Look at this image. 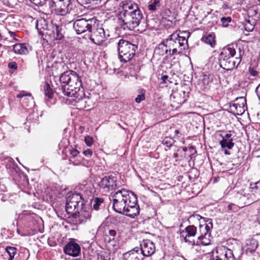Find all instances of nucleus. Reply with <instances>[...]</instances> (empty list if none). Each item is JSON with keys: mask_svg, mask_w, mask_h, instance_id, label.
Returning a JSON list of instances; mask_svg holds the SVG:
<instances>
[{"mask_svg": "<svg viewBox=\"0 0 260 260\" xmlns=\"http://www.w3.org/2000/svg\"><path fill=\"white\" fill-rule=\"evenodd\" d=\"M59 81L61 90L64 95L81 98L83 88L81 78L76 72L71 70L64 72L61 74Z\"/></svg>", "mask_w": 260, "mask_h": 260, "instance_id": "nucleus-1", "label": "nucleus"}, {"mask_svg": "<svg viewBox=\"0 0 260 260\" xmlns=\"http://www.w3.org/2000/svg\"><path fill=\"white\" fill-rule=\"evenodd\" d=\"M118 17L117 23L124 30H136L142 32L146 29L147 25L141 10Z\"/></svg>", "mask_w": 260, "mask_h": 260, "instance_id": "nucleus-2", "label": "nucleus"}, {"mask_svg": "<svg viewBox=\"0 0 260 260\" xmlns=\"http://www.w3.org/2000/svg\"><path fill=\"white\" fill-rule=\"evenodd\" d=\"M166 42L170 50V55L182 53L187 44L185 37L180 36L177 32L172 34Z\"/></svg>", "mask_w": 260, "mask_h": 260, "instance_id": "nucleus-3", "label": "nucleus"}, {"mask_svg": "<svg viewBox=\"0 0 260 260\" xmlns=\"http://www.w3.org/2000/svg\"><path fill=\"white\" fill-rule=\"evenodd\" d=\"M138 47L131 42L121 39L118 44V56L120 61L126 63L135 55Z\"/></svg>", "mask_w": 260, "mask_h": 260, "instance_id": "nucleus-4", "label": "nucleus"}, {"mask_svg": "<svg viewBox=\"0 0 260 260\" xmlns=\"http://www.w3.org/2000/svg\"><path fill=\"white\" fill-rule=\"evenodd\" d=\"M89 39L95 44L100 45L105 40V30L96 19H95V22H93L92 27L89 29Z\"/></svg>", "mask_w": 260, "mask_h": 260, "instance_id": "nucleus-5", "label": "nucleus"}, {"mask_svg": "<svg viewBox=\"0 0 260 260\" xmlns=\"http://www.w3.org/2000/svg\"><path fill=\"white\" fill-rule=\"evenodd\" d=\"M95 18H81L74 21L73 23V27L76 32L78 34H80L89 31V29L93 22H95Z\"/></svg>", "mask_w": 260, "mask_h": 260, "instance_id": "nucleus-6", "label": "nucleus"}, {"mask_svg": "<svg viewBox=\"0 0 260 260\" xmlns=\"http://www.w3.org/2000/svg\"><path fill=\"white\" fill-rule=\"evenodd\" d=\"M211 260H235V257L232 250L225 246H220L212 251Z\"/></svg>", "mask_w": 260, "mask_h": 260, "instance_id": "nucleus-7", "label": "nucleus"}, {"mask_svg": "<svg viewBox=\"0 0 260 260\" xmlns=\"http://www.w3.org/2000/svg\"><path fill=\"white\" fill-rule=\"evenodd\" d=\"M82 196H68L66 199V210L68 214L73 215L79 207L80 200Z\"/></svg>", "mask_w": 260, "mask_h": 260, "instance_id": "nucleus-8", "label": "nucleus"}, {"mask_svg": "<svg viewBox=\"0 0 260 260\" xmlns=\"http://www.w3.org/2000/svg\"><path fill=\"white\" fill-rule=\"evenodd\" d=\"M130 199L133 201V202L131 203V200L129 201L128 204L123 214L134 218L139 214V207L137 205V196H132Z\"/></svg>", "mask_w": 260, "mask_h": 260, "instance_id": "nucleus-9", "label": "nucleus"}, {"mask_svg": "<svg viewBox=\"0 0 260 260\" xmlns=\"http://www.w3.org/2000/svg\"><path fill=\"white\" fill-rule=\"evenodd\" d=\"M155 250V246L153 242L150 240H143L141 244L139 251L142 253L143 257L152 255Z\"/></svg>", "mask_w": 260, "mask_h": 260, "instance_id": "nucleus-10", "label": "nucleus"}, {"mask_svg": "<svg viewBox=\"0 0 260 260\" xmlns=\"http://www.w3.org/2000/svg\"><path fill=\"white\" fill-rule=\"evenodd\" d=\"M236 47L239 50V54L238 56L235 58V60L231 58L229 60H226L220 63V66H223L222 68L226 70H231L234 68L237 67L241 62L242 60V54H243L244 52L240 48H238L237 46H236Z\"/></svg>", "mask_w": 260, "mask_h": 260, "instance_id": "nucleus-11", "label": "nucleus"}, {"mask_svg": "<svg viewBox=\"0 0 260 260\" xmlns=\"http://www.w3.org/2000/svg\"><path fill=\"white\" fill-rule=\"evenodd\" d=\"M37 215L30 211H24L18 215V220L23 222L24 226L28 229L34 224Z\"/></svg>", "mask_w": 260, "mask_h": 260, "instance_id": "nucleus-12", "label": "nucleus"}, {"mask_svg": "<svg viewBox=\"0 0 260 260\" xmlns=\"http://www.w3.org/2000/svg\"><path fill=\"white\" fill-rule=\"evenodd\" d=\"M122 197V198L113 200V208L116 212L123 214L128 203H127V196Z\"/></svg>", "mask_w": 260, "mask_h": 260, "instance_id": "nucleus-13", "label": "nucleus"}, {"mask_svg": "<svg viewBox=\"0 0 260 260\" xmlns=\"http://www.w3.org/2000/svg\"><path fill=\"white\" fill-rule=\"evenodd\" d=\"M63 251L68 255L77 256L80 252V246L72 239L64 247Z\"/></svg>", "mask_w": 260, "mask_h": 260, "instance_id": "nucleus-14", "label": "nucleus"}, {"mask_svg": "<svg viewBox=\"0 0 260 260\" xmlns=\"http://www.w3.org/2000/svg\"><path fill=\"white\" fill-rule=\"evenodd\" d=\"M76 103L78 104L77 106H79L81 109L91 108L93 107L94 103L91 98L88 96H85L82 90V94L81 98H75Z\"/></svg>", "mask_w": 260, "mask_h": 260, "instance_id": "nucleus-15", "label": "nucleus"}, {"mask_svg": "<svg viewBox=\"0 0 260 260\" xmlns=\"http://www.w3.org/2000/svg\"><path fill=\"white\" fill-rule=\"evenodd\" d=\"M116 178L113 176H107L104 177L100 182V185L106 191L115 189L116 186Z\"/></svg>", "mask_w": 260, "mask_h": 260, "instance_id": "nucleus-16", "label": "nucleus"}, {"mask_svg": "<svg viewBox=\"0 0 260 260\" xmlns=\"http://www.w3.org/2000/svg\"><path fill=\"white\" fill-rule=\"evenodd\" d=\"M73 216L76 222L78 223H82L86 222L90 218L91 214L89 211L86 210L82 207L80 211L77 210L75 213H73Z\"/></svg>", "mask_w": 260, "mask_h": 260, "instance_id": "nucleus-17", "label": "nucleus"}, {"mask_svg": "<svg viewBox=\"0 0 260 260\" xmlns=\"http://www.w3.org/2000/svg\"><path fill=\"white\" fill-rule=\"evenodd\" d=\"M236 54V49L232 45H228L222 49L219 56V62L221 63L229 60Z\"/></svg>", "mask_w": 260, "mask_h": 260, "instance_id": "nucleus-18", "label": "nucleus"}, {"mask_svg": "<svg viewBox=\"0 0 260 260\" xmlns=\"http://www.w3.org/2000/svg\"><path fill=\"white\" fill-rule=\"evenodd\" d=\"M138 10H140L138 5L134 2L130 1L123 5V10L120 12L118 17L127 15V13L132 14Z\"/></svg>", "mask_w": 260, "mask_h": 260, "instance_id": "nucleus-19", "label": "nucleus"}, {"mask_svg": "<svg viewBox=\"0 0 260 260\" xmlns=\"http://www.w3.org/2000/svg\"><path fill=\"white\" fill-rule=\"evenodd\" d=\"M124 260H143L142 253L139 251V247H135L123 254Z\"/></svg>", "mask_w": 260, "mask_h": 260, "instance_id": "nucleus-20", "label": "nucleus"}, {"mask_svg": "<svg viewBox=\"0 0 260 260\" xmlns=\"http://www.w3.org/2000/svg\"><path fill=\"white\" fill-rule=\"evenodd\" d=\"M50 27L51 29H48L46 34L49 35L54 40H61L63 37V35L61 33V28L59 26L53 24H51Z\"/></svg>", "mask_w": 260, "mask_h": 260, "instance_id": "nucleus-21", "label": "nucleus"}, {"mask_svg": "<svg viewBox=\"0 0 260 260\" xmlns=\"http://www.w3.org/2000/svg\"><path fill=\"white\" fill-rule=\"evenodd\" d=\"M64 0H60L57 6L55 14L58 15L64 16L67 13H71L72 9V5L68 4L66 6L63 3Z\"/></svg>", "mask_w": 260, "mask_h": 260, "instance_id": "nucleus-22", "label": "nucleus"}, {"mask_svg": "<svg viewBox=\"0 0 260 260\" xmlns=\"http://www.w3.org/2000/svg\"><path fill=\"white\" fill-rule=\"evenodd\" d=\"M197 233V228L194 225L187 226L184 231L180 233V237L185 242H189V238L194 237Z\"/></svg>", "mask_w": 260, "mask_h": 260, "instance_id": "nucleus-23", "label": "nucleus"}, {"mask_svg": "<svg viewBox=\"0 0 260 260\" xmlns=\"http://www.w3.org/2000/svg\"><path fill=\"white\" fill-rule=\"evenodd\" d=\"M220 136L222 137V140L219 142V144L221 148H227L229 149H232L234 146V143L233 142V139L231 138L232 134L228 133L224 136L221 134Z\"/></svg>", "mask_w": 260, "mask_h": 260, "instance_id": "nucleus-24", "label": "nucleus"}, {"mask_svg": "<svg viewBox=\"0 0 260 260\" xmlns=\"http://www.w3.org/2000/svg\"><path fill=\"white\" fill-rule=\"evenodd\" d=\"M213 228V223L211 220L209 219L205 225H200V231L201 235L199 237H206V236L211 235V230Z\"/></svg>", "mask_w": 260, "mask_h": 260, "instance_id": "nucleus-25", "label": "nucleus"}, {"mask_svg": "<svg viewBox=\"0 0 260 260\" xmlns=\"http://www.w3.org/2000/svg\"><path fill=\"white\" fill-rule=\"evenodd\" d=\"M258 246L257 240L255 239L251 238L248 239L246 242V252L252 253L255 251Z\"/></svg>", "mask_w": 260, "mask_h": 260, "instance_id": "nucleus-26", "label": "nucleus"}, {"mask_svg": "<svg viewBox=\"0 0 260 260\" xmlns=\"http://www.w3.org/2000/svg\"><path fill=\"white\" fill-rule=\"evenodd\" d=\"M13 50L16 54L22 55L26 54L28 51L25 44H16L13 46Z\"/></svg>", "mask_w": 260, "mask_h": 260, "instance_id": "nucleus-27", "label": "nucleus"}, {"mask_svg": "<svg viewBox=\"0 0 260 260\" xmlns=\"http://www.w3.org/2000/svg\"><path fill=\"white\" fill-rule=\"evenodd\" d=\"M156 51H157L158 53L160 55L168 54V52H169V55H170V50L167 45L166 41L163 43L159 44L156 48Z\"/></svg>", "mask_w": 260, "mask_h": 260, "instance_id": "nucleus-28", "label": "nucleus"}, {"mask_svg": "<svg viewBox=\"0 0 260 260\" xmlns=\"http://www.w3.org/2000/svg\"><path fill=\"white\" fill-rule=\"evenodd\" d=\"M36 27L39 33H41L43 30L48 29V25L44 19H41L36 21Z\"/></svg>", "mask_w": 260, "mask_h": 260, "instance_id": "nucleus-29", "label": "nucleus"}, {"mask_svg": "<svg viewBox=\"0 0 260 260\" xmlns=\"http://www.w3.org/2000/svg\"><path fill=\"white\" fill-rule=\"evenodd\" d=\"M215 35L208 34L202 38V40L206 44H209L212 47H214L216 44Z\"/></svg>", "mask_w": 260, "mask_h": 260, "instance_id": "nucleus-30", "label": "nucleus"}, {"mask_svg": "<svg viewBox=\"0 0 260 260\" xmlns=\"http://www.w3.org/2000/svg\"><path fill=\"white\" fill-rule=\"evenodd\" d=\"M210 236L211 235L206 236V237H199L197 244H202L204 246L208 245L210 244Z\"/></svg>", "mask_w": 260, "mask_h": 260, "instance_id": "nucleus-31", "label": "nucleus"}, {"mask_svg": "<svg viewBox=\"0 0 260 260\" xmlns=\"http://www.w3.org/2000/svg\"><path fill=\"white\" fill-rule=\"evenodd\" d=\"M231 109L237 115H241L245 111L243 106L242 107L238 104H233L231 106Z\"/></svg>", "mask_w": 260, "mask_h": 260, "instance_id": "nucleus-32", "label": "nucleus"}, {"mask_svg": "<svg viewBox=\"0 0 260 260\" xmlns=\"http://www.w3.org/2000/svg\"><path fill=\"white\" fill-rule=\"evenodd\" d=\"M171 148L173 151V156L174 158L177 160L179 157H182V154L181 151V147H179L174 144Z\"/></svg>", "mask_w": 260, "mask_h": 260, "instance_id": "nucleus-33", "label": "nucleus"}, {"mask_svg": "<svg viewBox=\"0 0 260 260\" xmlns=\"http://www.w3.org/2000/svg\"><path fill=\"white\" fill-rule=\"evenodd\" d=\"M44 93L46 97H48L49 99H52L53 96V92L49 84L48 83H46L44 86Z\"/></svg>", "mask_w": 260, "mask_h": 260, "instance_id": "nucleus-34", "label": "nucleus"}, {"mask_svg": "<svg viewBox=\"0 0 260 260\" xmlns=\"http://www.w3.org/2000/svg\"><path fill=\"white\" fill-rule=\"evenodd\" d=\"M17 248L14 247L8 246L6 248V251L9 255L8 260H13L17 252Z\"/></svg>", "mask_w": 260, "mask_h": 260, "instance_id": "nucleus-35", "label": "nucleus"}, {"mask_svg": "<svg viewBox=\"0 0 260 260\" xmlns=\"http://www.w3.org/2000/svg\"><path fill=\"white\" fill-rule=\"evenodd\" d=\"M250 189L252 194L260 193V180L257 182L250 184Z\"/></svg>", "mask_w": 260, "mask_h": 260, "instance_id": "nucleus-36", "label": "nucleus"}, {"mask_svg": "<svg viewBox=\"0 0 260 260\" xmlns=\"http://www.w3.org/2000/svg\"><path fill=\"white\" fill-rule=\"evenodd\" d=\"M175 141L172 137H165L162 141V144L168 148L172 147Z\"/></svg>", "mask_w": 260, "mask_h": 260, "instance_id": "nucleus-37", "label": "nucleus"}, {"mask_svg": "<svg viewBox=\"0 0 260 260\" xmlns=\"http://www.w3.org/2000/svg\"><path fill=\"white\" fill-rule=\"evenodd\" d=\"M213 75H205L202 79V82L205 86H207L211 83L213 81Z\"/></svg>", "mask_w": 260, "mask_h": 260, "instance_id": "nucleus-38", "label": "nucleus"}, {"mask_svg": "<svg viewBox=\"0 0 260 260\" xmlns=\"http://www.w3.org/2000/svg\"><path fill=\"white\" fill-rule=\"evenodd\" d=\"M16 97L17 98L23 99V101H24L25 99L28 100L29 101H32V98L31 97L30 93H25L24 91H22L19 94H17Z\"/></svg>", "mask_w": 260, "mask_h": 260, "instance_id": "nucleus-39", "label": "nucleus"}, {"mask_svg": "<svg viewBox=\"0 0 260 260\" xmlns=\"http://www.w3.org/2000/svg\"><path fill=\"white\" fill-rule=\"evenodd\" d=\"M104 199L101 198H95L93 200V208L96 210L99 209V206L103 203Z\"/></svg>", "mask_w": 260, "mask_h": 260, "instance_id": "nucleus-40", "label": "nucleus"}, {"mask_svg": "<svg viewBox=\"0 0 260 260\" xmlns=\"http://www.w3.org/2000/svg\"><path fill=\"white\" fill-rule=\"evenodd\" d=\"M159 0H153L149 4L148 8L150 11H155L156 10L157 7L159 6Z\"/></svg>", "mask_w": 260, "mask_h": 260, "instance_id": "nucleus-41", "label": "nucleus"}, {"mask_svg": "<svg viewBox=\"0 0 260 260\" xmlns=\"http://www.w3.org/2000/svg\"><path fill=\"white\" fill-rule=\"evenodd\" d=\"M245 29L247 31H251L254 29V25L249 20H246L243 23Z\"/></svg>", "mask_w": 260, "mask_h": 260, "instance_id": "nucleus-42", "label": "nucleus"}, {"mask_svg": "<svg viewBox=\"0 0 260 260\" xmlns=\"http://www.w3.org/2000/svg\"><path fill=\"white\" fill-rule=\"evenodd\" d=\"M71 159H73L74 161L79 160L78 157L79 155V152L75 149H73L70 151Z\"/></svg>", "mask_w": 260, "mask_h": 260, "instance_id": "nucleus-43", "label": "nucleus"}, {"mask_svg": "<svg viewBox=\"0 0 260 260\" xmlns=\"http://www.w3.org/2000/svg\"><path fill=\"white\" fill-rule=\"evenodd\" d=\"M232 21V18L231 17H222L221 18V22L222 23V26L224 27H226L228 26L229 23L231 22Z\"/></svg>", "mask_w": 260, "mask_h": 260, "instance_id": "nucleus-44", "label": "nucleus"}, {"mask_svg": "<svg viewBox=\"0 0 260 260\" xmlns=\"http://www.w3.org/2000/svg\"><path fill=\"white\" fill-rule=\"evenodd\" d=\"M17 232L19 235H20L22 236H26L30 235L31 234L30 230L29 229H27V228H25V227L24 228V229L23 230V231L22 232H21L20 230L17 228Z\"/></svg>", "mask_w": 260, "mask_h": 260, "instance_id": "nucleus-45", "label": "nucleus"}, {"mask_svg": "<svg viewBox=\"0 0 260 260\" xmlns=\"http://www.w3.org/2000/svg\"><path fill=\"white\" fill-rule=\"evenodd\" d=\"M84 141L88 147H90L93 144L94 141L93 138L90 136H87L84 138Z\"/></svg>", "mask_w": 260, "mask_h": 260, "instance_id": "nucleus-46", "label": "nucleus"}, {"mask_svg": "<svg viewBox=\"0 0 260 260\" xmlns=\"http://www.w3.org/2000/svg\"><path fill=\"white\" fill-rule=\"evenodd\" d=\"M228 209L229 211H233L234 212H236L239 210V207L236 204L231 203L228 205Z\"/></svg>", "mask_w": 260, "mask_h": 260, "instance_id": "nucleus-47", "label": "nucleus"}, {"mask_svg": "<svg viewBox=\"0 0 260 260\" xmlns=\"http://www.w3.org/2000/svg\"><path fill=\"white\" fill-rule=\"evenodd\" d=\"M99 258H100L101 260H110V256L108 253H107L106 252L103 251L101 253V254L99 255Z\"/></svg>", "mask_w": 260, "mask_h": 260, "instance_id": "nucleus-48", "label": "nucleus"}, {"mask_svg": "<svg viewBox=\"0 0 260 260\" xmlns=\"http://www.w3.org/2000/svg\"><path fill=\"white\" fill-rule=\"evenodd\" d=\"M127 193H131V194H132V195H135L133 192H132L131 191L127 190L124 188H122L121 189H119V190H117L115 194H117L119 193H123V194H122V195H127L126 194Z\"/></svg>", "mask_w": 260, "mask_h": 260, "instance_id": "nucleus-49", "label": "nucleus"}, {"mask_svg": "<svg viewBox=\"0 0 260 260\" xmlns=\"http://www.w3.org/2000/svg\"><path fill=\"white\" fill-rule=\"evenodd\" d=\"M145 99L144 93L139 94L135 99V102L137 103H140L144 101Z\"/></svg>", "mask_w": 260, "mask_h": 260, "instance_id": "nucleus-50", "label": "nucleus"}, {"mask_svg": "<svg viewBox=\"0 0 260 260\" xmlns=\"http://www.w3.org/2000/svg\"><path fill=\"white\" fill-rule=\"evenodd\" d=\"M31 3L37 6H44L46 0H29Z\"/></svg>", "mask_w": 260, "mask_h": 260, "instance_id": "nucleus-51", "label": "nucleus"}, {"mask_svg": "<svg viewBox=\"0 0 260 260\" xmlns=\"http://www.w3.org/2000/svg\"><path fill=\"white\" fill-rule=\"evenodd\" d=\"M84 155L87 157H90L92 155L93 152L90 149H87V150L83 151Z\"/></svg>", "mask_w": 260, "mask_h": 260, "instance_id": "nucleus-52", "label": "nucleus"}, {"mask_svg": "<svg viewBox=\"0 0 260 260\" xmlns=\"http://www.w3.org/2000/svg\"><path fill=\"white\" fill-rule=\"evenodd\" d=\"M8 67L10 69L16 70L17 69V64L15 62H10L8 64Z\"/></svg>", "mask_w": 260, "mask_h": 260, "instance_id": "nucleus-53", "label": "nucleus"}, {"mask_svg": "<svg viewBox=\"0 0 260 260\" xmlns=\"http://www.w3.org/2000/svg\"><path fill=\"white\" fill-rule=\"evenodd\" d=\"M194 174V176L193 177V179H196L197 178V177H198V171L197 170H192L190 172H189V178H191L192 177H191V175L192 174Z\"/></svg>", "mask_w": 260, "mask_h": 260, "instance_id": "nucleus-54", "label": "nucleus"}, {"mask_svg": "<svg viewBox=\"0 0 260 260\" xmlns=\"http://www.w3.org/2000/svg\"><path fill=\"white\" fill-rule=\"evenodd\" d=\"M109 235L111 237L110 239H114L116 235V232L114 230H110L108 232Z\"/></svg>", "mask_w": 260, "mask_h": 260, "instance_id": "nucleus-55", "label": "nucleus"}, {"mask_svg": "<svg viewBox=\"0 0 260 260\" xmlns=\"http://www.w3.org/2000/svg\"><path fill=\"white\" fill-rule=\"evenodd\" d=\"M9 34L10 35V37L12 38L15 41H19V39L17 38V36L15 32L12 31H9Z\"/></svg>", "mask_w": 260, "mask_h": 260, "instance_id": "nucleus-56", "label": "nucleus"}, {"mask_svg": "<svg viewBox=\"0 0 260 260\" xmlns=\"http://www.w3.org/2000/svg\"><path fill=\"white\" fill-rule=\"evenodd\" d=\"M249 72L250 74L254 77L258 75V72L253 68H249Z\"/></svg>", "mask_w": 260, "mask_h": 260, "instance_id": "nucleus-57", "label": "nucleus"}, {"mask_svg": "<svg viewBox=\"0 0 260 260\" xmlns=\"http://www.w3.org/2000/svg\"><path fill=\"white\" fill-rule=\"evenodd\" d=\"M255 92L259 100H260V84L257 86L255 89Z\"/></svg>", "mask_w": 260, "mask_h": 260, "instance_id": "nucleus-58", "label": "nucleus"}, {"mask_svg": "<svg viewBox=\"0 0 260 260\" xmlns=\"http://www.w3.org/2000/svg\"><path fill=\"white\" fill-rule=\"evenodd\" d=\"M89 4H98V2H100L101 0H87Z\"/></svg>", "mask_w": 260, "mask_h": 260, "instance_id": "nucleus-59", "label": "nucleus"}, {"mask_svg": "<svg viewBox=\"0 0 260 260\" xmlns=\"http://www.w3.org/2000/svg\"><path fill=\"white\" fill-rule=\"evenodd\" d=\"M168 78V76L167 75H163L162 77H161V80H162V82L163 83H166V80Z\"/></svg>", "mask_w": 260, "mask_h": 260, "instance_id": "nucleus-60", "label": "nucleus"}, {"mask_svg": "<svg viewBox=\"0 0 260 260\" xmlns=\"http://www.w3.org/2000/svg\"><path fill=\"white\" fill-rule=\"evenodd\" d=\"M8 196H3V197L2 198L1 200L3 202H5L6 201V200H7V198H8Z\"/></svg>", "mask_w": 260, "mask_h": 260, "instance_id": "nucleus-61", "label": "nucleus"}, {"mask_svg": "<svg viewBox=\"0 0 260 260\" xmlns=\"http://www.w3.org/2000/svg\"><path fill=\"white\" fill-rule=\"evenodd\" d=\"M175 135H174V137L175 138V136H177L178 134H179V131L178 129H175L174 131Z\"/></svg>", "mask_w": 260, "mask_h": 260, "instance_id": "nucleus-62", "label": "nucleus"}, {"mask_svg": "<svg viewBox=\"0 0 260 260\" xmlns=\"http://www.w3.org/2000/svg\"><path fill=\"white\" fill-rule=\"evenodd\" d=\"M224 153L226 155H230V153L226 150V149H225L224 150Z\"/></svg>", "mask_w": 260, "mask_h": 260, "instance_id": "nucleus-63", "label": "nucleus"}, {"mask_svg": "<svg viewBox=\"0 0 260 260\" xmlns=\"http://www.w3.org/2000/svg\"><path fill=\"white\" fill-rule=\"evenodd\" d=\"M181 148L182 149V151H183V152H186L187 150V148L186 147H183V148L181 147Z\"/></svg>", "mask_w": 260, "mask_h": 260, "instance_id": "nucleus-64", "label": "nucleus"}]
</instances>
